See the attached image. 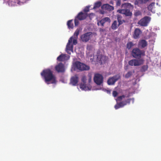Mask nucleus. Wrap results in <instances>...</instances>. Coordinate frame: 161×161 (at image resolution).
<instances>
[{"label": "nucleus", "instance_id": "f257e3e1", "mask_svg": "<svg viewBox=\"0 0 161 161\" xmlns=\"http://www.w3.org/2000/svg\"><path fill=\"white\" fill-rule=\"evenodd\" d=\"M41 75L44 82L47 84H55L57 82V78L53 71L49 69L43 70Z\"/></svg>", "mask_w": 161, "mask_h": 161}, {"label": "nucleus", "instance_id": "f03ea898", "mask_svg": "<svg viewBox=\"0 0 161 161\" xmlns=\"http://www.w3.org/2000/svg\"><path fill=\"white\" fill-rule=\"evenodd\" d=\"M132 5L130 3H125L121 5L122 9L118 10V12L124 14L126 16L131 17L132 14L130 11L129 8Z\"/></svg>", "mask_w": 161, "mask_h": 161}, {"label": "nucleus", "instance_id": "7ed1b4c3", "mask_svg": "<svg viewBox=\"0 0 161 161\" xmlns=\"http://www.w3.org/2000/svg\"><path fill=\"white\" fill-rule=\"evenodd\" d=\"M74 70L78 69L80 71L88 70L90 69V67L83 63L78 61L75 62L73 64Z\"/></svg>", "mask_w": 161, "mask_h": 161}, {"label": "nucleus", "instance_id": "20e7f679", "mask_svg": "<svg viewBox=\"0 0 161 161\" xmlns=\"http://www.w3.org/2000/svg\"><path fill=\"white\" fill-rule=\"evenodd\" d=\"M145 52L144 50H141L138 47H136L132 49L131 54L134 58H140L142 56L145 55Z\"/></svg>", "mask_w": 161, "mask_h": 161}, {"label": "nucleus", "instance_id": "39448f33", "mask_svg": "<svg viewBox=\"0 0 161 161\" xmlns=\"http://www.w3.org/2000/svg\"><path fill=\"white\" fill-rule=\"evenodd\" d=\"M143 61L144 60L143 59H133L129 61L128 64L131 66H138L142 64Z\"/></svg>", "mask_w": 161, "mask_h": 161}, {"label": "nucleus", "instance_id": "423d86ee", "mask_svg": "<svg viewBox=\"0 0 161 161\" xmlns=\"http://www.w3.org/2000/svg\"><path fill=\"white\" fill-rule=\"evenodd\" d=\"M103 77L101 74L97 73L95 74L93 80L94 82L97 85H100L103 81Z\"/></svg>", "mask_w": 161, "mask_h": 161}, {"label": "nucleus", "instance_id": "0eeeda50", "mask_svg": "<svg viewBox=\"0 0 161 161\" xmlns=\"http://www.w3.org/2000/svg\"><path fill=\"white\" fill-rule=\"evenodd\" d=\"M120 78V76L119 74H117L113 76L110 77L107 80L108 84L109 85H113Z\"/></svg>", "mask_w": 161, "mask_h": 161}, {"label": "nucleus", "instance_id": "6e6552de", "mask_svg": "<svg viewBox=\"0 0 161 161\" xmlns=\"http://www.w3.org/2000/svg\"><path fill=\"white\" fill-rule=\"evenodd\" d=\"M150 20V18L148 16H146L139 20L138 24L141 26H146Z\"/></svg>", "mask_w": 161, "mask_h": 161}, {"label": "nucleus", "instance_id": "1a4fd4ad", "mask_svg": "<svg viewBox=\"0 0 161 161\" xmlns=\"http://www.w3.org/2000/svg\"><path fill=\"white\" fill-rule=\"evenodd\" d=\"M92 34V32H89L82 35L80 37L81 41L84 42H87L91 39Z\"/></svg>", "mask_w": 161, "mask_h": 161}, {"label": "nucleus", "instance_id": "9d476101", "mask_svg": "<svg viewBox=\"0 0 161 161\" xmlns=\"http://www.w3.org/2000/svg\"><path fill=\"white\" fill-rule=\"evenodd\" d=\"M56 70L58 73H63L65 71L64 66L62 63H59L55 67Z\"/></svg>", "mask_w": 161, "mask_h": 161}, {"label": "nucleus", "instance_id": "9b49d317", "mask_svg": "<svg viewBox=\"0 0 161 161\" xmlns=\"http://www.w3.org/2000/svg\"><path fill=\"white\" fill-rule=\"evenodd\" d=\"M79 78L77 75L72 76L70 79V83L73 86H76L78 82Z\"/></svg>", "mask_w": 161, "mask_h": 161}, {"label": "nucleus", "instance_id": "f8f14e48", "mask_svg": "<svg viewBox=\"0 0 161 161\" xmlns=\"http://www.w3.org/2000/svg\"><path fill=\"white\" fill-rule=\"evenodd\" d=\"M87 13H84L82 12H80L75 17L78 20H82L85 19L87 17Z\"/></svg>", "mask_w": 161, "mask_h": 161}, {"label": "nucleus", "instance_id": "ddd939ff", "mask_svg": "<svg viewBox=\"0 0 161 161\" xmlns=\"http://www.w3.org/2000/svg\"><path fill=\"white\" fill-rule=\"evenodd\" d=\"M147 45V42L144 39L140 40L138 44V47L141 49H143Z\"/></svg>", "mask_w": 161, "mask_h": 161}, {"label": "nucleus", "instance_id": "4468645a", "mask_svg": "<svg viewBox=\"0 0 161 161\" xmlns=\"http://www.w3.org/2000/svg\"><path fill=\"white\" fill-rule=\"evenodd\" d=\"M108 22L110 23V19L108 17H105L100 21H98L97 23V24L98 26L100 25V24L102 26H104V24L106 22Z\"/></svg>", "mask_w": 161, "mask_h": 161}, {"label": "nucleus", "instance_id": "2eb2a0df", "mask_svg": "<svg viewBox=\"0 0 161 161\" xmlns=\"http://www.w3.org/2000/svg\"><path fill=\"white\" fill-rule=\"evenodd\" d=\"M92 76L91 74H89L87 76H83L81 79V81L84 83H86V82L87 80H88L89 83H90L91 81Z\"/></svg>", "mask_w": 161, "mask_h": 161}, {"label": "nucleus", "instance_id": "dca6fc26", "mask_svg": "<svg viewBox=\"0 0 161 161\" xmlns=\"http://www.w3.org/2000/svg\"><path fill=\"white\" fill-rule=\"evenodd\" d=\"M73 39V36L71 37L69 39L68 42L67 44L66 47V49L67 51H73V46L72 45H71L72 40Z\"/></svg>", "mask_w": 161, "mask_h": 161}, {"label": "nucleus", "instance_id": "f3484780", "mask_svg": "<svg viewBox=\"0 0 161 161\" xmlns=\"http://www.w3.org/2000/svg\"><path fill=\"white\" fill-rule=\"evenodd\" d=\"M141 33V31L139 28H136L134 32L133 37L135 39H137L139 37Z\"/></svg>", "mask_w": 161, "mask_h": 161}, {"label": "nucleus", "instance_id": "a211bd4d", "mask_svg": "<svg viewBox=\"0 0 161 161\" xmlns=\"http://www.w3.org/2000/svg\"><path fill=\"white\" fill-rule=\"evenodd\" d=\"M102 8L109 11H112L114 9V7L108 4H103L102 6Z\"/></svg>", "mask_w": 161, "mask_h": 161}, {"label": "nucleus", "instance_id": "6ab92c4d", "mask_svg": "<svg viewBox=\"0 0 161 161\" xmlns=\"http://www.w3.org/2000/svg\"><path fill=\"white\" fill-rule=\"evenodd\" d=\"M149 1V0H136L134 2V4L135 5L139 6V4L146 3Z\"/></svg>", "mask_w": 161, "mask_h": 161}, {"label": "nucleus", "instance_id": "aec40b11", "mask_svg": "<svg viewBox=\"0 0 161 161\" xmlns=\"http://www.w3.org/2000/svg\"><path fill=\"white\" fill-rule=\"evenodd\" d=\"M66 55L62 54L57 57V60L59 61H64L66 60Z\"/></svg>", "mask_w": 161, "mask_h": 161}, {"label": "nucleus", "instance_id": "412c9836", "mask_svg": "<svg viewBox=\"0 0 161 161\" xmlns=\"http://www.w3.org/2000/svg\"><path fill=\"white\" fill-rule=\"evenodd\" d=\"M131 100V98H129L125 101H122L120 103L121 107H123L124 106L127 105V104H130Z\"/></svg>", "mask_w": 161, "mask_h": 161}, {"label": "nucleus", "instance_id": "4be33fe9", "mask_svg": "<svg viewBox=\"0 0 161 161\" xmlns=\"http://www.w3.org/2000/svg\"><path fill=\"white\" fill-rule=\"evenodd\" d=\"M80 88L82 90L87 91L89 90L88 87L86 86L85 83H81L80 86Z\"/></svg>", "mask_w": 161, "mask_h": 161}, {"label": "nucleus", "instance_id": "5701e85b", "mask_svg": "<svg viewBox=\"0 0 161 161\" xmlns=\"http://www.w3.org/2000/svg\"><path fill=\"white\" fill-rule=\"evenodd\" d=\"M73 20H68L67 22V25L69 29H73L74 28V24L72 22Z\"/></svg>", "mask_w": 161, "mask_h": 161}, {"label": "nucleus", "instance_id": "b1692460", "mask_svg": "<svg viewBox=\"0 0 161 161\" xmlns=\"http://www.w3.org/2000/svg\"><path fill=\"white\" fill-rule=\"evenodd\" d=\"M117 22L116 20L114 21L112 24L111 27L113 30H116L118 26Z\"/></svg>", "mask_w": 161, "mask_h": 161}, {"label": "nucleus", "instance_id": "393cba45", "mask_svg": "<svg viewBox=\"0 0 161 161\" xmlns=\"http://www.w3.org/2000/svg\"><path fill=\"white\" fill-rule=\"evenodd\" d=\"M122 17L120 15H118L117 16V19L118 22H119V24L118 25V26H119L120 25L122 24L123 23L124 20H122Z\"/></svg>", "mask_w": 161, "mask_h": 161}, {"label": "nucleus", "instance_id": "a878e982", "mask_svg": "<svg viewBox=\"0 0 161 161\" xmlns=\"http://www.w3.org/2000/svg\"><path fill=\"white\" fill-rule=\"evenodd\" d=\"M155 4L154 3H152L150 4L148 6V10L151 12H152L153 9L154 8Z\"/></svg>", "mask_w": 161, "mask_h": 161}, {"label": "nucleus", "instance_id": "bb28decb", "mask_svg": "<svg viewBox=\"0 0 161 161\" xmlns=\"http://www.w3.org/2000/svg\"><path fill=\"white\" fill-rule=\"evenodd\" d=\"M134 45L133 42H128L126 45V47L128 49H130Z\"/></svg>", "mask_w": 161, "mask_h": 161}, {"label": "nucleus", "instance_id": "cd10ccee", "mask_svg": "<svg viewBox=\"0 0 161 161\" xmlns=\"http://www.w3.org/2000/svg\"><path fill=\"white\" fill-rule=\"evenodd\" d=\"M80 33V29L78 28L77 29L75 32L73 36L75 38H77L78 36Z\"/></svg>", "mask_w": 161, "mask_h": 161}, {"label": "nucleus", "instance_id": "c85d7f7f", "mask_svg": "<svg viewBox=\"0 0 161 161\" xmlns=\"http://www.w3.org/2000/svg\"><path fill=\"white\" fill-rule=\"evenodd\" d=\"M101 2H98L95 3L93 8L95 9L99 8L101 6Z\"/></svg>", "mask_w": 161, "mask_h": 161}, {"label": "nucleus", "instance_id": "c756f323", "mask_svg": "<svg viewBox=\"0 0 161 161\" xmlns=\"http://www.w3.org/2000/svg\"><path fill=\"white\" fill-rule=\"evenodd\" d=\"M132 74V72L129 71L125 75V77L126 78H128L131 76Z\"/></svg>", "mask_w": 161, "mask_h": 161}, {"label": "nucleus", "instance_id": "7c9ffc66", "mask_svg": "<svg viewBox=\"0 0 161 161\" xmlns=\"http://www.w3.org/2000/svg\"><path fill=\"white\" fill-rule=\"evenodd\" d=\"M125 97V96L124 95H122L121 96H119L116 99L117 101H121L123 98Z\"/></svg>", "mask_w": 161, "mask_h": 161}, {"label": "nucleus", "instance_id": "2f4dec72", "mask_svg": "<svg viewBox=\"0 0 161 161\" xmlns=\"http://www.w3.org/2000/svg\"><path fill=\"white\" fill-rule=\"evenodd\" d=\"M148 67L147 65H144L142 67V71H145L147 69Z\"/></svg>", "mask_w": 161, "mask_h": 161}, {"label": "nucleus", "instance_id": "473e14b6", "mask_svg": "<svg viewBox=\"0 0 161 161\" xmlns=\"http://www.w3.org/2000/svg\"><path fill=\"white\" fill-rule=\"evenodd\" d=\"M121 107H121V105L120 103H117L114 106V108L116 109H117Z\"/></svg>", "mask_w": 161, "mask_h": 161}, {"label": "nucleus", "instance_id": "72a5a7b5", "mask_svg": "<svg viewBox=\"0 0 161 161\" xmlns=\"http://www.w3.org/2000/svg\"><path fill=\"white\" fill-rule=\"evenodd\" d=\"M79 20L77 19L75 17V26H77L79 24Z\"/></svg>", "mask_w": 161, "mask_h": 161}, {"label": "nucleus", "instance_id": "f704fd0d", "mask_svg": "<svg viewBox=\"0 0 161 161\" xmlns=\"http://www.w3.org/2000/svg\"><path fill=\"white\" fill-rule=\"evenodd\" d=\"M141 12L139 11H136L134 14V15L135 16H137L141 15Z\"/></svg>", "mask_w": 161, "mask_h": 161}, {"label": "nucleus", "instance_id": "c9c22d12", "mask_svg": "<svg viewBox=\"0 0 161 161\" xmlns=\"http://www.w3.org/2000/svg\"><path fill=\"white\" fill-rule=\"evenodd\" d=\"M113 95L114 97H115L117 96L118 93L115 91H114L113 92Z\"/></svg>", "mask_w": 161, "mask_h": 161}, {"label": "nucleus", "instance_id": "e433bc0d", "mask_svg": "<svg viewBox=\"0 0 161 161\" xmlns=\"http://www.w3.org/2000/svg\"><path fill=\"white\" fill-rule=\"evenodd\" d=\"M116 6H119L121 4V1L120 0H116Z\"/></svg>", "mask_w": 161, "mask_h": 161}, {"label": "nucleus", "instance_id": "4c0bfd02", "mask_svg": "<svg viewBox=\"0 0 161 161\" xmlns=\"http://www.w3.org/2000/svg\"><path fill=\"white\" fill-rule=\"evenodd\" d=\"M89 11V7H86L84 9V11L85 12V13H86Z\"/></svg>", "mask_w": 161, "mask_h": 161}, {"label": "nucleus", "instance_id": "58836bf2", "mask_svg": "<svg viewBox=\"0 0 161 161\" xmlns=\"http://www.w3.org/2000/svg\"><path fill=\"white\" fill-rule=\"evenodd\" d=\"M76 39L77 38H75L73 40V43L74 45H76L77 44V42Z\"/></svg>", "mask_w": 161, "mask_h": 161}, {"label": "nucleus", "instance_id": "ea45409f", "mask_svg": "<svg viewBox=\"0 0 161 161\" xmlns=\"http://www.w3.org/2000/svg\"><path fill=\"white\" fill-rule=\"evenodd\" d=\"M100 31H103V29H100Z\"/></svg>", "mask_w": 161, "mask_h": 161}, {"label": "nucleus", "instance_id": "a19ab883", "mask_svg": "<svg viewBox=\"0 0 161 161\" xmlns=\"http://www.w3.org/2000/svg\"><path fill=\"white\" fill-rule=\"evenodd\" d=\"M124 1H127L128 0H123Z\"/></svg>", "mask_w": 161, "mask_h": 161}]
</instances>
